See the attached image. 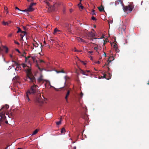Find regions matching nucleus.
I'll list each match as a JSON object with an SVG mask.
<instances>
[{"instance_id": "obj_1", "label": "nucleus", "mask_w": 149, "mask_h": 149, "mask_svg": "<svg viewBox=\"0 0 149 149\" xmlns=\"http://www.w3.org/2000/svg\"><path fill=\"white\" fill-rule=\"evenodd\" d=\"M26 77L24 78L25 81L30 83H33V85L31 86L30 89H29L25 95V99L29 102L30 100L29 98L30 95H33L35 96L34 100L35 102L41 104L42 103V99L41 96L38 89V86L36 85L34 82H36L35 77L33 75L30 69L28 68L26 71Z\"/></svg>"}, {"instance_id": "obj_2", "label": "nucleus", "mask_w": 149, "mask_h": 149, "mask_svg": "<svg viewBox=\"0 0 149 149\" xmlns=\"http://www.w3.org/2000/svg\"><path fill=\"white\" fill-rule=\"evenodd\" d=\"M36 4V3H32L29 5V7L23 10L24 12H26L27 13L31 12L33 11L34 9L32 8V7Z\"/></svg>"}, {"instance_id": "obj_3", "label": "nucleus", "mask_w": 149, "mask_h": 149, "mask_svg": "<svg viewBox=\"0 0 149 149\" xmlns=\"http://www.w3.org/2000/svg\"><path fill=\"white\" fill-rule=\"evenodd\" d=\"M44 2L47 5V6L46 8H48L49 11H54L55 10V7L54 5H53V6H51L49 2L46 0Z\"/></svg>"}, {"instance_id": "obj_4", "label": "nucleus", "mask_w": 149, "mask_h": 149, "mask_svg": "<svg viewBox=\"0 0 149 149\" xmlns=\"http://www.w3.org/2000/svg\"><path fill=\"white\" fill-rule=\"evenodd\" d=\"M133 7L131 5H129L128 6H124L123 7V9L125 12L129 11L131 12L132 10Z\"/></svg>"}, {"instance_id": "obj_5", "label": "nucleus", "mask_w": 149, "mask_h": 149, "mask_svg": "<svg viewBox=\"0 0 149 149\" xmlns=\"http://www.w3.org/2000/svg\"><path fill=\"white\" fill-rule=\"evenodd\" d=\"M6 119V117L3 114H0V123H2Z\"/></svg>"}, {"instance_id": "obj_6", "label": "nucleus", "mask_w": 149, "mask_h": 149, "mask_svg": "<svg viewBox=\"0 0 149 149\" xmlns=\"http://www.w3.org/2000/svg\"><path fill=\"white\" fill-rule=\"evenodd\" d=\"M6 119V117L3 114H0V123H2Z\"/></svg>"}, {"instance_id": "obj_7", "label": "nucleus", "mask_w": 149, "mask_h": 149, "mask_svg": "<svg viewBox=\"0 0 149 149\" xmlns=\"http://www.w3.org/2000/svg\"><path fill=\"white\" fill-rule=\"evenodd\" d=\"M108 74H109V76H108V77H107V75L103 73V77H102V78H105L107 80H109V79H110L111 78V75L109 73H108Z\"/></svg>"}, {"instance_id": "obj_8", "label": "nucleus", "mask_w": 149, "mask_h": 149, "mask_svg": "<svg viewBox=\"0 0 149 149\" xmlns=\"http://www.w3.org/2000/svg\"><path fill=\"white\" fill-rule=\"evenodd\" d=\"M3 49L1 48H0V51L1 52L3 50H5V52L6 53H7L8 52V48L7 47L5 46H2Z\"/></svg>"}, {"instance_id": "obj_9", "label": "nucleus", "mask_w": 149, "mask_h": 149, "mask_svg": "<svg viewBox=\"0 0 149 149\" xmlns=\"http://www.w3.org/2000/svg\"><path fill=\"white\" fill-rule=\"evenodd\" d=\"M19 77L18 76H16L13 79V81L19 83Z\"/></svg>"}, {"instance_id": "obj_10", "label": "nucleus", "mask_w": 149, "mask_h": 149, "mask_svg": "<svg viewBox=\"0 0 149 149\" xmlns=\"http://www.w3.org/2000/svg\"><path fill=\"white\" fill-rule=\"evenodd\" d=\"M87 34L89 38H93L95 36V34L92 31L89 32Z\"/></svg>"}, {"instance_id": "obj_11", "label": "nucleus", "mask_w": 149, "mask_h": 149, "mask_svg": "<svg viewBox=\"0 0 149 149\" xmlns=\"http://www.w3.org/2000/svg\"><path fill=\"white\" fill-rule=\"evenodd\" d=\"M9 106L7 104L5 105L4 106H3V107H1L0 110L1 111L3 110L4 111H5L8 109L9 108Z\"/></svg>"}, {"instance_id": "obj_12", "label": "nucleus", "mask_w": 149, "mask_h": 149, "mask_svg": "<svg viewBox=\"0 0 149 149\" xmlns=\"http://www.w3.org/2000/svg\"><path fill=\"white\" fill-rule=\"evenodd\" d=\"M111 60H110L109 59H108L107 61V62H108V63H106L105 65H104V66H103V67H104L105 66H108L107 67V68H108V70H109L110 68H109V63L111 62Z\"/></svg>"}, {"instance_id": "obj_13", "label": "nucleus", "mask_w": 149, "mask_h": 149, "mask_svg": "<svg viewBox=\"0 0 149 149\" xmlns=\"http://www.w3.org/2000/svg\"><path fill=\"white\" fill-rule=\"evenodd\" d=\"M17 28L18 29V31H17V33H19V32H21V33H22L26 34V32L25 31H22L21 30V29L19 27H17Z\"/></svg>"}, {"instance_id": "obj_14", "label": "nucleus", "mask_w": 149, "mask_h": 149, "mask_svg": "<svg viewBox=\"0 0 149 149\" xmlns=\"http://www.w3.org/2000/svg\"><path fill=\"white\" fill-rule=\"evenodd\" d=\"M101 7H99L98 8V9L100 12L104 11V7L101 5Z\"/></svg>"}, {"instance_id": "obj_15", "label": "nucleus", "mask_w": 149, "mask_h": 149, "mask_svg": "<svg viewBox=\"0 0 149 149\" xmlns=\"http://www.w3.org/2000/svg\"><path fill=\"white\" fill-rule=\"evenodd\" d=\"M80 73L83 75H88V74H86V72L84 71L81 70H80Z\"/></svg>"}, {"instance_id": "obj_16", "label": "nucleus", "mask_w": 149, "mask_h": 149, "mask_svg": "<svg viewBox=\"0 0 149 149\" xmlns=\"http://www.w3.org/2000/svg\"><path fill=\"white\" fill-rule=\"evenodd\" d=\"M19 69H21V67L20 66V65L17 66L16 68L15 69V71H18L19 70Z\"/></svg>"}, {"instance_id": "obj_17", "label": "nucleus", "mask_w": 149, "mask_h": 149, "mask_svg": "<svg viewBox=\"0 0 149 149\" xmlns=\"http://www.w3.org/2000/svg\"><path fill=\"white\" fill-rule=\"evenodd\" d=\"M38 44L36 42L34 43H33V46L35 47H38Z\"/></svg>"}, {"instance_id": "obj_18", "label": "nucleus", "mask_w": 149, "mask_h": 149, "mask_svg": "<svg viewBox=\"0 0 149 149\" xmlns=\"http://www.w3.org/2000/svg\"><path fill=\"white\" fill-rule=\"evenodd\" d=\"M65 129L64 128H63L61 130V133L62 134H63L64 133H65Z\"/></svg>"}, {"instance_id": "obj_19", "label": "nucleus", "mask_w": 149, "mask_h": 149, "mask_svg": "<svg viewBox=\"0 0 149 149\" xmlns=\"http://www.w3.org/2000/svg\"><path fill=\"white\" fill-rule=\"evenodd\" d=\"M62 119L61 118H60V120L58 122H56V124L57 125H60L61 123Z\"/></svg>"}, {"instance_id": "obj_20", "label": "nucleus", "mask_w": 149, "mask_h": 149, "mask_svg": "<svg viewBox=\"0 0 149 149\" xmlns=\"http://www.w3.org/2000/svg\"><path fill=\"white\" fill-rule=\"evenodd\" d=\"M2 24L4 25H8L9 24V23H8V22H5V21H3Z\"/></svg>"}, {"instance_id": "obj_21", "label": "nucleus", "mask_w": 149, "mask_h": 149, "mask_svg": "<svg viewBox=\"0 0 149 149\" xmlns=\"http://www.w3.org/2000/svg\"><path fill=\"white\" fill-rule=\"evenodd\" d=\"M25 34H26L24 33V35H23L22 34L20 35V36H21V40H22V41H24V40L23 39V37L24 36H25Z\"/></svg>"}, {"instance_id": "obj_22", "label": "nucleus", "mask_w": 149, "mask_h": 149, "mask_svg": "<svg viewBox=\"0 0 149 149\" xmlns=\"http://www.w3.org/2000/svg\"><path fill=\"white\" fill-rule=\"evenodd\" d=\"M38 130L36 129V130H35L33 132V134H32V135H35L36 134H37V132H38Z\"/></svg>"}, {"instance_id": "obj_23", "label": "nucleus", "mask_w": 149, "mask_h": 149, "mask_svg": "<svg viewBox=\"0 0 149 149\" xmlns=\"http://www.w3.org/2000/svg\"><path fill=\"white\" fill-rule=\"evenodd\" d=\"M65 79V84L66 82V81L68 79H69V77L67 76H65L64 77Z\"/></svg>"}, {"instance_id": "obj_24", "label": "nucleus", "mask_w": 149, "mask_h": 149, "mask_svg": "<svg viewBox=\"0 0 149 149\" xmlns=\"http://www.w3.org/2000/svg\"><path fill=\"white\" fill-rule=\"evenodd\" d=\"M107 40H108V39H105L104 41V43H103V47H104V46H105V44L107 42Z\"/></svg>"}, {"instance_id": "obj_25", "label": "nucleus", "mask_w": 149, "mask_h": 149, "mask_svg": "<svg viewBox=\"0 0 149 149\" xmlns=\"http://www.w3.org/2000/svg\"><path fill=\"white\" fill-rule=\"evenodd\" d=\"M58 29H57V28H55L54 29V33H53L54 34H55V33L57 31H58Z\"/></svg>"}, {"instance_id": "obj_26", "label": "nucleus", "mask_w": 149, "mask_h": 149, "mask_svg": "<svg viewBox=\"0 0 149 149\" xmlns=\"http://www.w3.org/2000/svg\"><path fill=\"white\" fill-rule=\"evenodd\" d=\"M31 58L34 62L35 61V56H31Z\"/></svg>"}, {"instance_id": "obj_27", "label": "nucleus", "mask_w": 149, "mask_h": 149, "mask_svg": "<svg viewBox=\"0 0 149 149\" xmlns=\"http://www.w3.org/2000/svg\"><path fill=\"white\" fill-rule=\"evenodd\" d=\"M15 64L17 66L20 65V64L17 63L16 61L14 62Z\"/></svg>"}, {"instance_id": "obj_28", "label": "nucleus", "mask_w": 149, "mask_h": 149, "mask_svg": "<svg viewBox=\"0 0 149 149\" xmlns=\"http://www.w3.org/2000/svg\"><path fill=\"white\" fill-rule=\"evenodd\" d=\"M109 59H110V60H111V61L114 60V58H113V56H110L109 58Z\"/></svg>"}, {"instance_id": "obj_29", "label": "nucleus", "mask_w": 149, "mask_h": 149, "mask_svg": "<svg viewBox=\"0 0 149 149\" xmlns=\"http://www.w3.org/2000/svg\"><path fill=\"white\" fill-rule=\"evenodd\" d=\"M77 40L78 41H79L80 42L81 38L80 37H77L76 38Z\"/></svg>"}, {"instance_id": "obj_30", "label": "nucleus", "mask_w": 149, "mask_h": 149, "mask_svg": "<svg viewBox=\"0 0 149 149\" xmlns=\"http://www.w3.org/2000/svg\"><path fill=\"white\" fill-rule=\"evenodd\" d=\"M95 10H92V12L91 13L92 15H95Z\"/></svg>"}, {"instance_id": "obj_31", "label": "nucleus", "mask_w": 149, "mask_h": 149, "mask_svg": "<svg viewBox=\"0 0 149 149\" xmlns=\"http://www.w3.org/2000/svg\"><path fill=\"white\" fill-rule=\"evenodd\" d=\"M116 49V52H119V49L118 48H117L115 49Z\"/></svg>"}, {"instance_id": "obj_32", "label": "nucleus", "mask_w": 149, "mask_h": 149, "mask_svg": "<svg viewBox=\"0 0 149 149\" xmlns=\"http://www.w3.org/2000/svg\"><path fill=\"white\" fill-rule=\"evenodd\" d=\"M23 29L24 30V31H25L27 30V29L26 28V27L24 26H23Z\"/></svg>"}, {"instance_id": "obj_33", "label": "nucleus", "mask_w": 149, "mask_h": 149, "mask_svg": "<svg viewBox=\"0 0 149 149\" xmlns=\"http://www.w3.org/2000/svg\"><path fill=\"white\" fill-rule=\"evenodd\" d=\"M21 65H22L23 67L24 68H25V67H26V64H25L24 63H22L21 64Z\"/></svg>"}, {"instance_id": "obj_34", "label": "nucleus", "mask_w": 149, "mask_h": 149, "mask_svg": "<svg viewBox=\"0 0 149 149\" xmlns=\"http://www.w3.org/2000/svg\"><path fill=\"white\" fill-rule=\"evenodd\" d=\"M15 9L18 10H20V11H23V10H20V9L19 8H18L17 7H15Z\"/></svg>"}, {"instance_id": "obj_35", "label": "nucleus", "mask_w": 149, "mask_h": 149, "mask_svg": "<svg viewBox=\"0 0 149 149\" xmlns=\"http://www.w3.org/2000/svg\"><path fill=\"white\" fill-rule=\"evenodd\" d=\"M69 96L68 95H66V96H65V98L66 100V101L67 102L68 101V97Z\"/></svg>"}, {"instance_id": "obj_36", "label": "nucleus", "mask_w": 149, "mask_h": 149, "mask_svg": "<svg viewBox=\"0 0 149 149\" xmlns=\"http://www.w3.org/2000/svg\"><path fill=\"white\" fill-rule=\"evenodd\" d=\"M91 19L93 20H96V18L94 17L93 16L92 17Z\"/></svg>"}, {"instance_id": "obj_37", "label": "nucleus", "mask_w": 149, "mask_h": 149, "mask_svg": "<svg viewBox=\"0 0 149 149\" xmlns=\"http://www.w3.org/2000/svg\"><path fill=\"white\" fill-rule=\"evenodd\" d=\"M42 79L41 78H38V81H39L40 82L42 81Z\"/></svg>"}, {"instance_id": "obj_38", "label": "nucleus", "mask_w": 149, "mask_h": 149, "mask_svg": "<svg viewBox=\"0 0 149 149\" xmlns=\"http://www.w3.org/2000/svg\"><path fill=\"white\" fill-rule=\"evenodd\" d=\"M26 54V53L25 52H24L23 54L21 55V56H24V55Z\"/></svg>"}, {"instance_id": "obj_39", "label": "nucleus", "mask_w": 149, "mask_h": 149, "mask_svg": "<svg viewBox=\"0 0 149 149\" xmlns=\"http://www.w3.org/2000/svg\"><path fill=\"white\" fill-rule=\"evenodd\" d=\"M70 93V91L69 90H68L67 91V93L66 95H69Z\"/></svg>"}, {"instance_id": "obj_40", "label": "nucleus", "mask_w": 149, "mask_h": 149, "mask_svg": "<svg viewBox=\"0 0 149 149\" xmlns=\"http://www.w3.org/2000/svg\"><path fill=\"white\" fill-rule=\"evenodd\" d=\"M117 48H118L117 47V45L116 44H115L114 45V48L116 49Z\"/></svg>"}, {"instance_id": "obj_41", "label": "nucleus", "mask_w": 149, "mask_h": 149, "mask_svg": "<svg viewBox=\"0 0 149 149\" xmlns=\"http://www.w3.org/2000/svg\"><path fill=\"white\" fill-rule=\"evenodd\" d=\"M14 43L18 45H19V43L18 42H17L15 41H14Z\"/></svg>"}, {"instance_id": "obj_42", "label": "nucleus", "mask_w": 149, "mask_h": 149, "mask_svg": "<svg viewBox=\"0 0 149 149\" xmlns=\"http://www.w3.org/2000/svg\"><path fill=\"white\" fill-rule=\"evenodd\" d=\"M15 50L17 52L19 53H20L21 52L18 49H16Z\"/></svg>"}, {"instance_id": "obj_43", "label": "nucleus", "mask_w": 149, "mask_h": 149, "mask_svg": "<svg viewBox=\"0 0 149 149\" xmlns=\"http://www.w3.org/2000/svg\"><path fill=\"white\" fill-rule=\"evenodd\" d=\"M24 57L25 58V61H26L29 59L25 56H24Z\"/></svg>"}, {"instance_id": "obj_44", "label": "nucleus", "mask_w": 149, "mask_h": 149, "mask_svg": "<svg viewBox=\"0 0 149 149\" xmlns=\"http://www.w3.org/2000/svg\"><path fill=\"white\" fill-rule=\"evenodd\" d=\"M83 95V93L81 92L80 94V96L81 98L82 97Z\"/></svg>"}, {"instance_id": "obj_45", "label": "nucleus", "mask_w": 149, "mask_h": 149, "mask_svg": "<svg viewBox=\"0 0 149 149\" xmlns=\"http://www.w3.org/2000/svg\"><path fill=\"white\" fill-rule=\"evenodd\" d=\"M80 42H84L85 41L84 40L82 39V38H81V41Z\"/></svg>"}, {"instance_id": "obj_46", "label": "nucleus", "mask_w": 149, "mask_h": 149, "mask_svg": "<svg viewBox=\"0 0 149 149\" xmlns=\"http://www.w3.org/2000/svg\"><path fill=\"white\" fill-rule=\"evenodd\" d=\"M5 122V123L6 124H8V121L7 120H6H6L4 121L3 122Z\"/></svg>"}, {"instance_id": "obj_47", "label": "nucleus", "mask_w": 149, "mask_h": 149, "mask_svg": "<svg viewBox=\"0 0 149 149\" xmlns=\"http://www.w3.org/2000/svg\"><path fill=\"white\" fill-rule=\"evenodd\" d=\"M79 7V8H81L82 9H83L84 8V7L82 5L80 6Z\"/></svg>"}, {"instance_id": "obj_48", "label": "nucleus", "mask_w": 149, "mask_h": 149, "mask_svg": "<svg viewBox=\"0 0 149 149\" xmlns=\"http://www.w3.org/2000/svg\"><path fill=\"white\" fill-rule=\"evenodd\" d=\"M40 63H45V62L42 60H40Z\"/></svg>"}, {"instance_id": "obj_49", "label": "nucleus", "mask_w": 149, "mask_h": 149, "mask_svg": "<svg viewBox=\"0 0 149 149\" xmlns=\"http://www.w3.org/2000/svg\"><path fill=\"white\" fill-rule=\"evenodd\" d=\"M94 49L95 50L97 51L98 49V47H94Z\"/></svg>"}, {"instance_id": "obj_50", "label": "nucleus", "mask_w": 149, "mask_h": 149, "mask_svg": "<svg viewBox=\"0 0 149 149\" xmlns=\"http://www.w3.org/2000/svg\"><path fill=\"white\" fill-rule=\"evenodd\" d=\"M103 55H104V56H105V57H106V53L105 52H104V54Z\"/></svg>"}, {"instance_id": "obj_51", "label": "nucleus", "mask_w": 149, "mask_h": 149, "mask_svg": "<svg viewBox=\"0 0 149 149\" xmlns=\"http://www.w3.org/2000/svg\"><path fill=\"white\" fill-rule=\"evenodd\" d=\"M12 36V34H9L8 35V36L9 37H10Z\"/></svg>"}, {"instance_id": "obj_52", "label": "nucleus", "mask_w": 149, "mask_h": 149, "mask_svg": "<svg viewBox=\"0 0 149 149\" xmlns=\"http://www.w3.org/2000/svg\"><path fill=\"white\" fill-rule=\"evenodd\" d=\"M119 2H120V3H122V1H121V0H117Z\"/></svg>"}, {"instance_id": "obj_53", "label": "nucleus", "mask_w": 149, "mask_h": 149, "mask_svg": "<svg viewBox=\"0 0 149 149\" xmlns=\"http://www.w3.org/2000/svg\"><path fill=\"white\" fill-rule=\"evenodd\" d=\"M82 62L83 63V64H84V65H85L86 64V63H84V62L83 61H82Z\"/></svg>"}, {"instance_id": "obj_54", "label": "nucleus", "mask_w": 149, "mask_h": 149, "mask_svg": "<svg viewBox=\"0 0 149 149\" xmlns=\"http://www.w3.org/2000/svg\"><path fill=\"white\" fill-rule=\"evenodd\" d=\"M69 5L70 6H72V4L71 3H69Z\"/></svg>"}, {"instance_id": "obj_55", "label": "nucleus", "mask_w": 149, "mask_h": 149, "mask_svg": "<svg viewBox=\"0 0 149 149\" xmlns=\"http://www.w3.org/2000/svg\"><path fill=\"white\" fill-rule=\"evenodd\" d=\"M11 66H10L9 67L8 69L9 70H10V69H11Z\"/></svg>"}, {"instance_id": "obj_56", "label": "nucleus", "mask_w": 149, "mask_h": 149, "mask_svg": "<svg viewBox=\"0 0 149 149\" xmlns=\"http://www.w3.org/2000/svg\"><path fill=\"white\" fill-rule=\"evenodd\" d=\"M90 38V40H93L94 39H93L92 38Z\"/></svg>"}, {"instance_id": "obj_57", "label": "nucleus", "mask_w": 149, "mask_h": 149, "mask_svg": "<svg viewBox=\"0 0 149 149\" xmlns=\"http://www.w3.org/2000/svg\"><path fill=\"white\" fill-rule=\"evenodd\" d=\"M96 63H98V64H100V62L99 61H97Z\"/></svg>"}, {"instance_id": "obj_58", "label": "nucleus", "mask_w": 149, "mask_h": 149, "mask_svg": "<svg viewBox=\"0 0 149 149\" xmlns=\"http://www.w3.org/2000/svg\"><path fill=\"white\" fill-rule=\"evenodd\" d=\"M4 9H5V10H7V9H8V8H7V7H5L4 8Z\"/></svg>"}, {"instance_id": "obj_59", "label": "nucleus", "mask_w": 149, "mask_h": 149, "mask_svg": "<svg viewBox=\"0 0 149 149\" xmlns=\"http://www.w3.org/2000/svg\"><path fill=\"white\" fill-rule=\"evenodd\" d=\"M85 72H90V71L89 70H86L85 71Z\"/></svg>"}, {"instance_id": "obj_60", "label": "nucleus", "mask_w": 149, "mask_h": 149, "mask_svg": "<svg viewBox=\"0 0 149 149\" xmlns=\"http://www.w3.org/2000/svg\"><path fill=\"white\" fill-rule=\"evenodd\" d=\"M8 22V23H9V24L10 23H11V22L10 21H9Z\"/></svg>"}, {"instance_id": "obj_61", "label": "nucleus", "mask_w": 149, "mask_h": 149, "mask_svg": "<svg viewBox=\"0 0 149 149\" xmlns=\"http://www.w3.org/2000/svg\"><path fill=\"white\" fill-rule=\"evenodd\" d=\"M10 57L11 58H13V56H12V55H11V54H10Z\"/></svg>"}, {"instance_id": "obj_62", "label": "nucleus", "mask_w": 149, "mask_h": 149, "mask_svg": "<svg viewBox=\"0 0 149 149\" xmlns=\"http://www.w3.org/2000/svg\"><path fill=\"white\" fill-rule=\"evenodd\" d=\"M31 56H27V57L29 59V58H31Z\"/></svg>"}, {"instance_id": "obj_63", "label": "nucleus", "mask_w": 149, "mask_h": 149, "mask_svg": "<svg viewBox=\"0 0 149 149\" xmlns=\"http://www.w3.org/2000/svg\"><path fill=\"white\" fill-rule=\"evenodd\" d=\"M15 65H14H14H12V66L13 67H15Z\"/></svg>"}, {"instance_id": "obj_64", "label": "nucleus", "mask_w": 149, "mask_h": 149, "mask_svg": "<svg viewBox=\"0 0 149 149\" xmlns=\"http://www.w3.org/2000/svg\"><path fill=\"white\" fill-rule=\"evenodd\" d=\"M61 72L63 73H64V71L63 70H62Z\"/></svg>"}]
</instances>
